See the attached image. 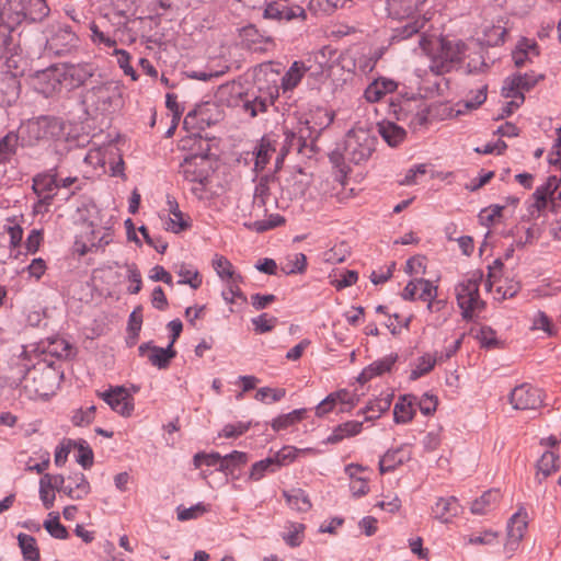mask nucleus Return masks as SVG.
<instances>
[{
    "label": "nucleus",
    "mask_w": 561,
    "mask_h": 561,
    "mask_svg": "<svg viewBox=\"0 0 561 561\" xmlns=\"http://www.w3.org/2000/svg\"><path fill=\"white\" fill-rule=\"evenodd\" d=\"M420 48L432 59L431 69L437 73L449 71L465 56L466 45L461 41L431 38L422 35Z\"/></svg>",
    "instance_id": "obj_1"
},
{
    "label": "nucleus",
    "mask_w": 561,
    "mask_h": 561,
    "mask_svg": "<svg viewBox=\"0 0 561 561\" xmlns=\"http://www.w3.org/2000/svg\"><path fill=\"white\" fill-rule=\"evenodd\" d=\"M481 279L482 274L477 271L455 287L457 304L466 321H472L484 309L485 304L479 294Z\"/></svg>",
    "instance_id": "obj_2"
},
{
    "label": "nucleus",
    "mask_w": 561,
    "mask_h": 561,
    "mask_svg": "<svg viewBox=\"0 0 561 561\" xmlns=\"http://www.w3.org/2000/svg\"><path fill=\"white\" fill-rule=\"evenodd\" d=\"M390 108L398 121L407 123L413 130L421 129L428 124V107L420 99L392 101Z\"/></svg>",
    "instance_id": "obj_3"
},
{
    "label": "nucleus",
    "mask_w": 561,
    "mask_h": 561,
    "mask_svg": "<svg viewBox=\"0 0 561 561\" xmlns=\"http://www.w3.org/2000/svg\"><path fill=\"white\" fill-rule=\"evenodd\" d=\"M56 376L49 368L28 369L21 380V389L28 399L48 398L55 388Z\"/></svg>",
    "instance_id": "obj_4"
},
{
    "label": "nucleus",
    "mask_w": 561,
    "mask_h": 561,
    "mask_svg": "<svg viewBox=\"0 0 561 561\" xmlns=\"http://www.w3.org/2000/svg\"><path fill=\"white\" fill-rule=\"evenodd\" d=\"M416 289H421V294L417 297L420 300L427 302L426 309L430 312H439L446 308L447 301L445 299H437V286H434L432 282L424 278L410 280L403 289L402 298L409 301L415 300Z\"/></svg>",
    "instance_id": "obj_5"
},
{
    "label": "nucleus",
    "mask_w": 561,
    "mask_h": 561,
    "mask_svg": "<svg viewBox=\"0 0 561 561\" xmlns=\"http://www.w3.org/2000/svg\"><path fill=\"white\" fill-rule=\"evenodd\" d=\"M559 174H552L548 178L547 182L537 187L533 194L534 202L529 206L530 215L535 211L540 213L550 203L553 208L558 206V201H561V165L556 169Z\"/></svg>",
    "instance_id": "obj_6"
},
{
    "label": "nucleus",
    "mask_w": 561,
    "mask_h": 561,
    "mask_svg": "<svg viewBox=\"0 0 561 561\" xmlns=\"http://www.w3.org/2000/svg\"><path fill=\"white\" fill-rule=\"evenodd\" d=\"M374 147L375 138L368 130L352 129L346 135L345 154L356 164L367 160L374 151Z\"/></svg>",
    "instance_id": "obj_7"
},
{
    "label": "nucleus",
    "mask_w": 561,
    "mask_h": 561,
    "mask_svg": "<svg viewBox=\"0 0 561 561\" xmlns=\"http://www.w3.org/2000/svg\"><path fill=\"white\" fill-rule=\"evenodd\" d=\"M534 72L517 73L505 79L502 87V95L506 99H512L510 105L519 107L524 101V92L531 90L539 79Z\"/></svg>",
    "instance_id": "obj_8"
},
{
    "label": "nucleus",
    "mask_w": 561,
    "mask_h": 561,
    "mask_svg": "<svg viewBox=\"0 0 561 561\" xmlns=\"http://www.w3.org/2000/svg\"><path fill=\"white\" fill-rule=\"evenodd\" d=\"M263 19L278 23L294 19H306V12L300 5L290 4L288 0L266 1L262 13Z\"/></svg>",
    "instance_id": "obj_9"
},
{
    "label": "nucleus",
    "mask_w": 561,
    "mask_h": 561,
    "mask_svg": "<svg viewBox=\"0 0 561 561\" xmlns=\"http://www.w3.org/2000/svg\"><path fill=\"white\" fill-rule=\"evenodd\" d=\"M78 36L68 25H54L50 36L46 39V49L54 55L70 53L78 44Z\"/></svg>",
    "instance_id": "obj_10"
},
{
    "label": "nucleus",
    "mask_w": 561,
    "mask_h": 561,
    "mask_svg": "<svg viewBox=\"0 0 561 561\" xmlns=\"http://www.w3.org/2000/svg\"><path fill=\"white\" fill-rule=\"evenodd\" d=\"M510 403L516 410H536L542 404V392L530 383H522L511 391Z\"/></svg>",
    "instance_id": "obj_11"
},
{
    "label": "nucleus",
    "mask_w": 561,
    "mask_h": 561,
    "mask_svg": "<svg viewBox=\"0 0 561 561\" xmlns=\"http://www.w3.org/2000/svg\"><path fill=\"white\" fill-rule=\"evenodd\" d=\"M57 175L56 169H53L49 172L39 173L34 176L33 191L39 196L35 208L51 204L56 190L59 188Z\"/></svg>",
    "instance_id": "obj_12"
},
{
    "label": "nucleus",
    "mask_w": 561,
    "mask_h": 561,
    "mask_svg": "<svg viewBox=\"0 0 561 561\" xmlns=\"http://www.w3.org/2000/svg\"><path fill=\"white\" fill-rule=\"evenodd\" d=\"M116 413L130 416L134 411V398L123 386L113 387L99 394Z\"/></svg>",
    "instance_id": "obj_13"
},
{
    "label": "nucleus",
    "mask_w": 561,
    "mask_h": 561,
    "mask_svg": "<svg viewBox=\"0 0 561 561\" xmlns=\"http://www.w3.org/2000/svg\"><path fill=\"white\" fill-rule=\"evenodd\" d=\"M117 95V88L113 82H102L89 89L84 94V102L96 111L105 112L110 108L112 100Z\"/></svg>",
    "instance_id": "obj_14"
},
{
    "label": "nucleus",
    "mask_w": 561,
    "mask_h": 561,
    "mask_svg": "<svg viewBox=\"0 0 561 561\" xmlns=\"http://www.w3.org/2000/svg\"><path fill=\"white\" fill-rule=\"evenodd\" d=\"M528 525V516L524 508H519L507 523V540L505 551L512 554L523 539Z\"/></svg>",
    "instance_id": "obj_15"
},
{
    "label": "nucleus",
    "mask_w": 561,
    "mask_h": 561,
    "mask_svg": "<svg viewBox=\"0 0 561 561\" xmlns=\"http://www.w3.org/2000/svg\"><path fill=\"white\" fill-rule=\"evenodd\" d=\"M207 163V156L191 154L180 165V173L192 183L204 185L207 180V171L204 165Z\"/></svg>",
    "instance_id": "obj_16"
},
{
    "label": "nucleus",
    "mask_w": 561,
    "mask_h": 561,
    "mask_svg": "<svg viewBox=\"0 0 561 561\" xmlns=\"http://www.w3.org/2000/svg\"><path fill=\"white\" fill-rule=\"evenodd\" d=\"M278 95V88L274 87L267 93L257 94L255 91H248L242 99V107L251 117H255L259 113H264L268 106L273 105L275 98Z\"/></svg>",
    "instance_id": "obj_17"
},
{
    "label": "nucleus",
    "mask_w": 561,
    "mask_h": 561,
    "mask_svg": "<svg viewBox=\"0 0 561 561\" xmlns=\"http://www.w3.org/2000/svg\"><path fill=\"white\" fill-rule=\"evenodd\" d=\"M138 352L141 356H147L149 362L159 369L168 368L171 359L176 355L172 344L163 348L150 343H144L138 347Z\"/></svg>",
    "instance_id": "obj_18"
},
{
    "label": "nucleus",
    "mask_w": 561,
    "mask_h": 561,
    "mask_svg": "<svg viewBox=\"0 0 561 561\" xmlns=\"http://www.w3.org/2000/svg\"><path fill=\"white\" fill-rule=\"evenodd\" d=\"M242 42L253 50H266L274 46V38L265 31H260L255 25L249 24L240 30Z\"/></svg>",
    "instance_id": "obj_19"
},
{
    "label": "nucleus",
    "mask_w": 561,
    "mask_h": 561,
    "mask_svg": "<svg viewBox=\"0 0 561 561\" xmlns=\"http://www.w3.org/2000/svg\"><path fill=\"white\" fill-rule=\"evenodd\" d=\"M95 68L92 64H69L62 69V77L69 81L71 88L82 85L89 78L93 76Z\"/></svg>",
    "instance_id": "obj_20"
},
{
    "label": "nucleus",
    "mask_w": 561,
    "mask_h": 561,
    "mask_svg": "<svg viewBox=\"0 0 561 561\" xmlns=\"http://www.w3.org/2000/svg\"><path fill=\"white\" fill-rule=\"evenodd\" d=\"M410 458L411 450L408 446L388 450L379 460V470L381 473L393 471L398 466L409 461Z\"/></svg>",
    "instance_id": "obj_21"
},
{
    "label": "nucleus",
    "mask_w": 561,
    "mask_h": 561,
    "mask_svg": "<svg viewBox=\"0 0 561 561\" xmlns=\"http://www.w3.org/2000/svg\"><path fill=\"white\" fill-rule=\"evenodd\" d=\"M459 511L460 505L455 496L437 499L432 508L434 518L442 523H449L458 515Z\"/></svg>",
    "instance_id": "obj_22"
},
{
    "label": "nucleus",
    "mask_w": 561,
    "mask_h": 561,
    "mask_svg": "<svg viewBox=\"0 0 561 561\" xmlns=\"http://www.w3.org/2000/svg\"><path fill=\"white\" fill-rule=\"evenodd\" d=\"M398 83L392 79L378 78L374 80L364 92V98L369 103L379 102L386 94L392 93L397 90Z\"/></svg>",
    "instance_id": "obj_23"
},
{
    "label": "nucleus",
    "mask_w": 561,
    "mask_h": 561,
    "mask_svg": "<svg viewBox=\"0 0 561 561\" xmlns=\"http://www.w3.org/2000/svg\"><path fill=\"white\" fill-rule=\"evenodd\" d=\"M3 19L4 13H0V59L7 58L10 61V57L16 54L19 44L12 36L13 28Z\"/></svg>",
    "instance_id": "obj_24"
},
{
    "label": "nucleus",
    "mask_w": 561,
    "mask_h": 561,
    "mask_svg": "<svg viewBox=\"0 0 561 561\" xmlns=\"http://www.w3.org/2000/svg\"><path fill=\"white\" fill-rule=\"evenodd\" d=\"M275 184L274 179L271 178H261L257 184L255 185L254 195H253V207L263 208V211L266 213L268 207L272 205V202H275V198H271L272 185Z\"/></svg>",
    "instance_id": "obj_25"
},
{
    "label": "nucleus",
    "mask_w": 561,
    "mask_h": 561,
    "mask_svg": "<svg viewBox=\"0 0 561 561\" xmlns=\"http://www.w3.org/2000/svg\"><path fill=\"white\" fill-rule=\"evenodd\" d=\"M27 128L35 139H48L57 134L59 125L54 118L39 117L38 119L28 123Z\"/></svg>",
    "instance_id": "obj_26"
},
{
    "label": "nucleus",
    "mask_w": 561,
    "mask_h": 561,
    "mask_svg": "<svg viewBox=\"0 0 561 561\" xmlns=\"http://www.w3.org/2000/svg\"><path fill=\"white\" fill-rule=\"evenodd\" d=\"M216 110V105L211 103H205L196 106L190 111L184 118V126L197 124L201 129L205 126H210L217 118L213 119L209 112Z\"/></svg>",
    "instance_id": "obj_27"
},
{
    "label": "nucleus",
    "mask_w": 561,
    "mask_h": 561,
    "mask_svg": "<svg viewBox=\"0 0 561 561\" xmlns=\"http://www.w3.org/2000/svg\"><path fill=\"white\" fill-rule=\"evenodd\" d=\"M397 359V354H389L380 359L373 362L362 371L358 378L359 381H368L374 377L381 376L382 374L390 371Z\"/></svg>",
    "instance_id": "obj_28"
},
{
    "label": "nucleus",
    "mask_w": 561,
    "mask_h": 561,
    "mask_svg": "<svg viewBox=\"0 0 561 561\" xmlns=\"http://www.w3.org/2000/svg\"><path fill=\"white\" fill-rule=\"evenodd\" d=\"M308 67L304 61H294L280 80V89L284 93L293 91L301 81Z\"/></svg>",
    "instance_id": "obj_29"
},
{
    "label": "nucleus",
    "mask_w": 561,
    "mask_h": 561,
    "mask_svg": "<svg viewBox=\"0 0 561 561\" xmlns=\"http://www.w3.org/2000/svg\"><path fill=\"white\" fill-rule=\"evenodd\" d=\"M501 494L499 490L485 491L480 497L471 504V512L476 515H484L491 512L499 503Z\"/></svg>",
    "instance_id": "obj_30"
},
{
    "label": "nucleus",
    "mask_w": 561,
    "mask_h": 561,
    "mask_svg": "<svg viewBox=\"0 0 561 561\" xmlns=\"http://www.w3.org/2000/svg\"><path fill=\"white\" fill-rule=\"evenodd\" d=\"M363 422L359 421H347L337 425L331 435L325 439L327 444H336L347 437H353L362 432Z\"/></svg>",
    "instance_id": "obj_31"
},
{
    "label": "nucleus",
    "mask_w": 561,
    "mask_h": 561,
    "mask_svg": "<svg viewBox=\"0 0 561 561\" xmlns=\"http://www.w3.org/2000/svg\"><path fill=\"white\" fill-rule=\"evenodd\" d=\"M416 398L414 396L402 397L393 408V416L397 423H408L415 414Z\"/></svg>",
    "instance_id": "obj_32"
},
{
    "label": "nucleus",
    "mask_w": 561,
    "mask_h": 561,
    "mask_svg": "<svg viewBox=\"0 0 561 561\" xmlns=\"http://www.w3.org/2000/svg\"><path fill=\"white\" fill-rule=\"evenodd\" d=\"M309 131V127H300L298 135L295 133L285 134V144L282 148V153L276 159V165L283 162L284 156L291 149H296L301 152L302 147L306 146V134Z\"/></svg>",
    "instance_id": "obj_33"
},
{
    "label": "nucleus",
    "mask_w": 561,
    "mask_h": 561,
    "mask_svg": "<svg viewBox=\"0 0 561 561\" xmlns=\"http://www.w3.org/2000/svg\"><path fill=\"white\" fill-rule=\"evenodd\" d=\"M379 133L383 140L391 147H396L401 144L407 136V133L402 127L391 122H383L379 124Z\"/></svg>",
    "instance_id": "obj_34"
},
{
    "label": "nucleus",
    "mask_w": 561,
    "mask_h": 561,
    "mask_svg": "<svg viewBox=\"0 0 561 561\" xmlns=\"http://www.w3.org/2000/svg\"><path fill=\"white\" fill-rule=\"evenodd\" d=\"M283 495L286 500L287 505L297 512H308L311 508V502L301 489H293L284 491Z\"/></svg>",
    "instance_id": "obj_35"
},
{
    "label": "nucleus",
    "mask_w": 561,
    "mask_h": 561,
    "mask_svg": "<svg viewBox=\"0 0 561 561\" xmlns=\"http://www.w3.org/2000/svg\"><path fill=\"white\" fill-rule=\"evenodd\" d=\"M211 265L216 271L217 275L222 279H237L243 280V277L240 274L234 272L233 265L231 262L225 257L224 255L216 254L211 261Z\"/></svg>",
    "instance_id": "obj_36"
},
{
    "label": "nucleus",
    "mask_w": 561,
    "mask_h": 561,
    "mask_svg": "<svg viewBox=\"0 0 561 561\" xmlns=\"http://www.w3.org/2000/svg\"><path fill=\"white\" fill-rule=\"evenodd\" d=\"M19 546L21 548L24 560L38 561L39 550L34 537L27 534H20L18 536Z\"/></svg>",
    "instance_id": "obj_37"
},
{
    "label": "nucleus",
    "mask_w": 561,
    "mask_h": 561,
    "mask_svg": "<svg viewBox=\"0 0 561 561\" xmlns=\"http://www.w3.org/2000/svg\"><path fill=\"white\" fill-rule=\"evenodd\" d=\"M85 240L91 245V248L94 249H101L107 245L111 240V231L110 229L105 228H93V226H90V231L85 232Z\"/></svg>",
    "instance_id": "obj_38"
},
{
    "label": "nucleus",
    "mask_w": 561,
    "mask_h": 561,
    "mask_svg": "<svg viewBox=\"0 0 561 561\" xmlns=\"http://www.w3.org/2000/svg\"><path fill=\"white\" fill-rule=\"evenodd\" d=\"M311 451H312L311 448L298 449L293 446H285L279 451H277L274 455V457H271V458H272L274 465H276V467L279 468L282 466L288 465L291 461H294L298 457L299 454H307V453H311Z\"/></svg>",
    "instance_id": "obj_39"
},
{
    "label": "nucleus",
    "mask_w": 561,
    "mask_h": 561,
    "mask_svg": "<svg viewBox=\"0 0 561 561\" xmlns=\"http://www.w3.org/2000/svg\"><path fill=\"white\" fill-rule=\"evenodd\" d=\"M247 461L248 455L245 453L234 450L222 457L221 466L218 470L225 473H232L237 468L245 465Z\"/></svg>",
    "instance_id": "obj_40"
},
{
    "label": "nucleus",
    "mask_w": 561,
    "mask_h": 561,
    "mask_svg": "<svg viewBox=\"0 0 561 561\" xmlns=\"http://www.w3.org/2000/svg\"><path fill=\"white\" fill-rule=\"evenodd\" d=\"M426 0H388V5L399 16H409L417 11Z\"/></svg>",
    "instance_id": "obj_41"
},
{
    "label": "nucleus",
    "mask_w": 561,
    "mask_h": 561,
    "mask_svg": "<svg viewBox=\"0 0 561 561\" xmlns=\"http://www.w3.org/2000/svg\"><path fill=\"white\" fill-rule=\"evenodd\" d=\"M50 474L45 473L42 476L39 480V499L46 510H49L54 506V502L56 499L55 490L50 485Z\"/></svg>",
    "instance_id": "obj_42"
},
{
    "label": "nucleus",
    "mask_w": 561,
    "mask_h": 561,
    "mask_svg": "<svg viewBox=\"0 0 561 561\" xmlns=\"http://www.w3.org/2000/svg\"><path fill=\"white\" fill-rule=\"evenodd\" d=\"M288 531L282 535L283 540L290 548L299 547L304 541L305 525L300 523H290Z\"/></svg>",
    "instance_id": "obj_43"
},
{
    "label": "nucleus",
    "mask_w": 561,
    "mask_h": 561,
    "mask_svg": "<svg viewBox=\"0 0 561 561\" xmlns=\"http://www.w3.org/2000/svg\"><path fill=\"white\" fill-rule=\"evenodd\" d=\"M168 205L170 213L174 216V218H169V221L167 222L168 230L178 233L184 230L187 227V224L183 220V214L179 209V205L174 199L168 197Z\"/></svg>",
    "instance_id": "obj_44"
},
{
    "label": "nucleus",
    "mask_w": 561,
    "mask_h": 561,
    "mask_svg": "<svg viewBox=\"0 0 561 561\" xmlns=\"http://www.w3.org/2000/svg\"><path fill=\"white\" fill-rule=\"evenodd\" d=\"M226 288L222 290L221 296L227 304H234L236 299H241L243 302L247 301L245 295L240 289V284L243 280L227 279Z\"/></svg>",
    "instance_id": "obj_45"
},
{
    "label": "nucleus",
    "mask_w": 561,
    "mask_h": 561,
    "mask_svg": "<svg viewBox=\"0 0 561 561\" xmlns=\"http://www.w3.org/2000/svg\"><path fill=\"white\" fill-rule=\"evenodd\" d=\"M19 137L10 131L0 139V162L9 160L16 150Z\"/></svg>",
    "instance_id": "obj_46"
},
{
    "label": "nucleus",
    "mask_w": 561,
    "mask_h": 561,
    "mask_svg": "<svg viewBox=\"0 0 561 561\" xmlns=\"http://www.w3.org/2000/svg\"><path fill=\"white\" fill-rule=\"evenodd\" d=\"M558 455L553 451H546L537 462L538 473H542L543 478L552 474L558 470Z\"/></svg>",
    "instance_id": "obj_47"
},
{
    "label": "nucleus",
    "mask_w": 561,
    "mask_h": 561,
    "mask_svg": "<svg viewBox=\"0 0 561 561\" xmlns=\"http://www.w3.org/2000/svg\"><path fill=\"white\" fill-rule=\"evenodd\" d=\"M286 396L284 388L262 387L255 393V400L270 404L282 400Z\"/></svg>",
    "instance_id": "obj_48"
},
{
    "label": "nucleus",
    "mask_w": 561,
    "mask_h": 561,
    "mask_svg": "<svg viewBox=\"0 0 561 561\" xmlns=\"http://www.w3.org/2000/svg\"><path fill=\"white\" fill-rule=\"evenodd\" d=\"M277 469L271 457L256 461L252 465L249 478L253 481L261 480L266 472H274Z\"/></svg>",
    "instance_id": "obj_49"
},
{
    "label": "nucleus",
    "mask_w": 561,
    "mask_h": 561,
    "mask_svg": "<svg viewBox=\"0 0 561 561\" xmlns=\"http://www.w3.org/2000/svg\"><path fill=\"white\" fill-rule=\"evenodd\" d=\"M69 483L76 489L77 500L84 499L91 491V486L82 472H73L68 477Z\"/></svg>",
    "instance_id": "obj_50"
},
{
    "label": "nucleus",
    "mask_w": 561,
    "mask_h": 561,
    "mask_svg": "<svg viewBox=\"0 0 561 561\" xmlns=\"http://www.w3.org/2000/svg\"><path fill=\"white\" fill-rule=\"evenodd\" d=\"M179 276L181 279L179 280V284H187L193 289H197L202 285V278L198 274V272L194 268H191L186 265H181L178 271Z\"/></svg>",
    "instance_id": "obj_51"
},
{
    "label": "nucleus",
    "mask_w": 561,
    "mask_h": 561,
    "mask_svg": "<svg viewBox=\"0 0 561 561\" xmlns=\"http://www.w3.org/2000/svg\"><path fill=\"white\" fill-rule=\"evenodd\" d=\"M275 152V148L268 138L263 137L256 152L255 167L263 169L268 162L271 154Z\"/></svg>",
    "instance_id": "obj_52"
},
{
    "label": "nucleus",
    "mask_w": 561,
    "mask_h": 561,
    "mask_svg": "<svg viewBox=\"0 0 561 561\" xmlns=\"http://www.w3.org/2000/svg\"><path fill=\"white\" fill-rule=\"evenodd\" d=\"M206 512H207V507L205 505H203L202 503H198L191 507L179 506L176 508V517L181 522H186L190 519L198 518L202 515H204Z\"/></svg>",
    "instance_id": "obj_53"
},
{
    "label": "nucleus",
    "mask_w": 561,
    "mask_h": 561,
    "mask_svg": "<svg viewBox=\"0 0 561 561\" xmlns=\"http://www.w3.org/2000/svg\"><path fill=\"white\" fill-rule=\"evenodd\" d=\"M113 55L117 58V64L119 68L124 71L126 76H129L134 81L138 79L137 72L130 65V55L124 50L114 48Z\"/></svg>",
    "instance_id": "obj_54"
},
{
    "label": "nucleus",
    "mask_w": 561,
    "mask_h": 561,
    "mask_svg": "<svg viewBox=\"0 0 561 561\" xmlns=\"http://www.w3.org/2000/svg\"><path fill=\"white\" fill-rule=\"evenodd\" d=\"M390 407V401L387 399H380L376 402H370L366 405L363 413L366 415V421H371L378 419L385 411H387Z\"/></svg>",
    "instance_id": "obj_55"
},
{
    "label": "nucleus",
    "mask_w": 561,
    "mask_h": 561,
    "mask_svg": "<svg viewBox=\"0 0 561 561\" xmlns=\"http://www.w3.org/2000/svg\"><path fill=\"white\" fill-rule=\"evenodd\" d=\"M436 360L437 359L430 354L421 356L417 360L416 367L411 373V379H417L430 373L434 368Z\"/></svg>",
    "instance_id": "obj_56"
},
{
    "label": "nucleus",
    "mask_w": 561,
    "mask_h": 561,
    "mask_svg": "<svg viewBox=\"0 0 561 561\" xmlns=\"http://www.w3.org/2000/svg\"><path fill=\"white\" fill-rule=\"evenodd\" d=\"M504 207L500 205H491L486 208H483L479 213V220L483 226H491L494 224L501 216Z\"/></svg>",
    "instance_id": "obj_57"
},
{
    "label": "nucleus",
    "mask_w": 561,
    "mask_h": 561,
    "mask_svg": "<svg viewBox=\"0 0 561 561\" xmlns=\"http://www.w3.org/2000/svg\"><path fill=\"white\" fill-rule=\"evenodd\" d=\"M44 527L54 538L66 539L68 537V531L66 527L60 524L58 514H55L51 519L45 520Z\"/></svg>",
    "instance_id": "obj_58"
},
{
    "label": "nucleus",
    "mask_w": 561,
    "mask_h": 561,
    "mask_svg": "<svg viewBox=\"0 0 561 561\" xmlns=\"http://www.w3.org/2000/svg\"><path fill=\"white\" fill-rule=\"evenodd\" d=\"M277 323V318L268 317L266 313H262L256 318L252 319V324L256 333H266L272 331Z\"/></svg>",
    "instance_id": "obj_59"
},
{
    "label": "nucleus",
    "mask_w": 561,
    "mask_h": 561,
    "mask_svg": "<svg viewBox=\"0 0 561 561\" xmlns=\"http://www.w3.org/2000/svg\"><path fill=\"white\" fill-rule=\"evenodd\" d=\"M347 255V248L344 243L334 245L323 253V260L330 264H337L345 260Z\"/></svg>",
    "instance_id": "obj_60"
},
{
    "label": "nucleus",
    "mask_w": 561,
    "mask_h": 561,
    "mask_svg": "<svg viewBox=\"0 0 561 561\" xmlns=\"http://www.w3.org/2000/svg\"><path fill=\"white\" fill-rule=\"evenodd\" d=\"M426 24L425 18H417L412 22L407 23L401 28L398 30V37L401 39H405L411 37L413 34L419 33Z\"/></svg>",
    "instance_id": "obj_61"
},
{
    "label": "nucleus",
    "mask_w": 561,
    "mask_h": 561,
    "mask_svg": "<svg viewBox=\"0 0 561 561\" xmlns=\"http://www.w3.org/2000/svg\"><path fill=\"white\" fill-rule=\"evenodd\" d=\"M83 161L94 169L104 168L106 163L105 150L103 148H92L87 152Z\"/></svg>",
    "instance_id": "obj_62"
},
{
    "label": "nucleus",
    "mask_w": 561,
    "mask_h": 561,
    "mask_svg": "<svg viewBox=\"0 0 561 561\" xmlns=\"http://www.w3.org/2000/svg\"><path fill=\"white\" fill-rule=\"evenodd\" d=\"M96 408L91 405L87 409H78L72 415V423L76 426L88 425L94 420Z\"/></svg>",
    "instance_id": "obj_63"
},
{
    "label": "nucleus",
    "mask_w": 561,
    "mask_h": 561,
    "mask_svg": "<svg viewBox=\"0 0 561 561\" xmlns=\"http://www.w3.org/2000/svg\"><path fill=\"white\" fill-rule=\"evenodd\" d=\"M476 337L484 347L492 348L499 345L495 331L490 327H482Z\"/></svg>",
    "instance_id": "obj_64"
}]
</instances>
